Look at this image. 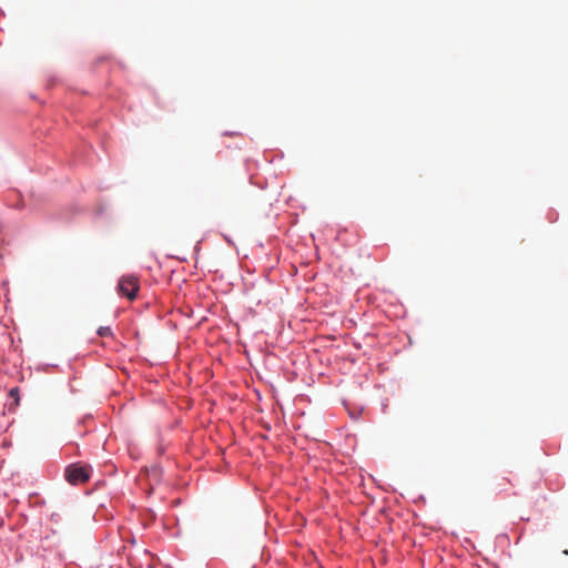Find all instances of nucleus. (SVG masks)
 Listing matches in <instances>:
<instances>
[{
	"instance_id": "obj_2",
	"label": "nucleus",
	"mask_w": 568,
	"mask_h": 568,
	"mask_svg": "<svg viewBox=\"0 0 568 568\" xmlns=\"http://www.w3.org/2000/svg\"><path fill=\"white\" fill-rule=\"evenodd\" d=\"M140 290L139 278L134 275H124L119 280L118 292L119 294L128 297L130 301L136 298Z\"/></svg>"
},
{
	"instance_id": "obj_4",
	"label": "nucleus",
	"mask_w": 568,
	"mask_h": 568,
	"mask_svg": "<svg viewBox=\"0 0 568 568\" xmlns=\"http://www.w3.org/2000/svg\"><path fill=\"white\" fill-rule=\"evenodd\" d=\"M9 396L14 400V405L17 406L19 404V388H11L9 392Z\"/></svg>"
},
{
	"instance_id": "obj_1",
	"label": "nucleus",
	"mask_w": 568,
	"mask_h": 568,
	"mask_svg": "<svg viewBox=\"0 0 568 568\" xmlns=\"http://www.w3.org/2000/svg\"><path fill=\"white\" fill-rule=\"evenodd\" d=\"M90 475L91 467L88 465L72 464L65 469V478L72 485L88 481Z\"/></svg>"
},
{
	"instance_id": "obj_3",
	"label": "nucleus",
	"mask_w": 568,
	"mask_h": 568,
	"mask_svg": "<svg viewBox=\"0 0 568 568\" xmlns=\"http://www.w3.org/2000/svg\"><path fill=\"white\" fill-rule=\"evenodd\" d=\"M98 334H99V336H102V337L111 336L112 331L109 326H101L98 328Z\"/></svg>"
}]
</instances>
